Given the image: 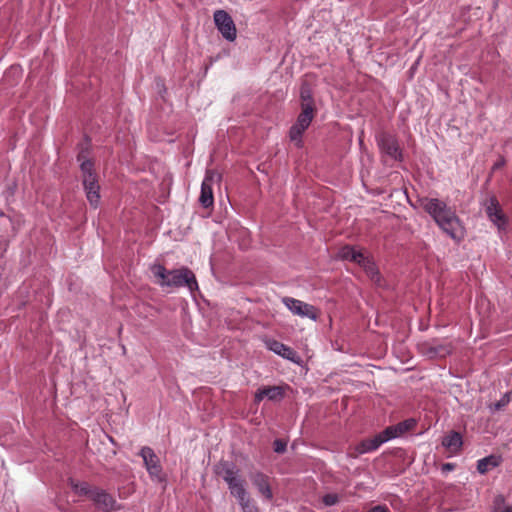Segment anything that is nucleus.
Listing matches in <instances>:
<instances>
[{
    "label": "nucleus",
    "mask_w": 512,
    "mask_h": 512,
    "mask_svg": "<svg viewBox=\"0 0 512 512\" xmlns=\"http://www.w3.org/2000/svg\"><path fill=\"white\" fill-rule=\"evenodd\" d=\"M420 206L428 213L439 228L453 239L460 243L465 237V227L456 215L455 210L446 202L438 198L424 197L420 199Z\"/></svg>",
    "instance_id": "1"
},
{
    "label": "nucleus",
    "mask_w": 512,
    "mask_h": 512,
    "mask_svg": "<svg viewBox=\"0 0 512 512\" xmlns=\"http://www.w3.org/2000/svg\"><path fill=\"white\" fill-rule=\"evenodd\" d=\"M155 282L160 286L183 287L186 286L191 293L198 290V283L194 273L187 267L167 270L161 264L151 266Z\"/></svg>",
    "instance_id": "2"
},
{
    "label": "nucleus",
    "mask_w": 512,
    "mask_h": 512,
    "mask_svg": "<svg viewBox=\"0 0 512 512\" xmlns=\"http://www.w3.org/2000/svg\"><path fill=\"white\" fill-rule=\"evenodd\" d=\"M78 161L81 162L80 168L82 172V181L86 197L94 208H97L100 202V186L98 184V177L94 169V163L85 158L84 152L78 154Z\"/></svg>",
    "instance_id": "3"
},
{
    "label": "nucleus",
    "mask_w": 512,
    "mask_h": 512,
    "mask_svg": "<svg viewBox=\"0 0 512 512\" xmlns=\"http://www.w3.org/2000/svg\"><path fill=\"white\" fill-rule=\"evenodd\" d=\"M338 257L342 260H348L357 263L363 268L366 275L376 285H381V275L379 270L369 256L365 255L361 250H357L354 246L346 245L338 251Z\"/></svg>",
    "instance_id": "4"
},
{
    "label": "nucleus",
    "mask_w": 512,
    "mask_h": 512,
    "mask_svg": "<svg viewBox=\"0 0 512 512\" xmlns=\"http://www.w3.org/2000/svg\"><path fill=\"white\" fill-rule=\"evenodd\" d=\"M314 111L315 108H311L308 104H305V107H301V113L298 115L296 123L290 128V139L295 142L298 147L302 146V134L310 126L314 118Z\"/></svg>",
    "instance_id": "5"
},
{
    "label": "nucleus",
    "mask_w": 512,
    "mask_h": 512,
    "mask_svg": "<svg viewBox=\"0 0 512 512\" xmlns=\"http://www.w3.org/2000/svg\"><path fill=\"white\" fill-rule=\"evenodd\" d=\"M419 351L429 358H444L453 350V345L445 339H433L418 345Z\"/></svg>",
    "instance_id": "6"
},
{
    "label": "nucleus",
    "mask_w": 512,
    "mask_h": 512,
    "mask_svg": "<svg viewBox=\"0 0 512 512\" xmlns=\"http://www.w3.org/2000/svg\"><path fill=\"white\" fill-rule=\"evenodd\" d=\"M213 18L221 35L230 42L234 41L237 37V29L232 17L225 10H216Z\"/></svg>",
    "instance_id": "7"
},
{
    "label": "nucleus",
    "mask_w": 512,
    "mask_h": 512,
    "mask_svg": "<svg viewBox=\"0 0 512 512\" xmlns=\"http://www.w3.org/2000/svg\"><path fill=\"white\" fill-rule=\"evenodd\" d=\"M282 302L294 315L307 317L312 320H316L318 318L319 311L313 305L292 297H284Z\"/></svg>",
    "instance_id": "8"
},
{
    "label": "nucleus",
    "mask_w": 512,
    "mask_h": 512,
    "mask_svg": "<svg viewBox=\"0 0 512 512\" xmlns=\"http://www.w3.org/2000/svg\"><path fill=\"white\" fill-rule=\"evenodd\" d=\"M377 143L383 153L394 160H401L402 154L398 141L394 135L387 132H381L377 136Z\"/></svg>",
    "instance_id": "9"
},
{
    "label": "nucleus",
    "mask_w": 512,
    "mask_h": 512,
    "mask_svg": "<svg viewBox=\"0 0 512 512\" xmlns=\"http://www.w3.org/2000/svg\"><path fill=\"white\" fill-rule=\"evenodd\" d=\"M390 430L384 429L379 434H376L375 436L371 438H367L362 440L357 446L356 451L359 454H364L368 452H372L377 450L383 443L391 440L390 439Z\"/></svg>",
    "instance_id": "10"
},
{
    "label": "nucleus",
    "mask_w": 512,
    "mask_h": 512,
    "mask_svg": "<svg viewBox=\"0 0 512 512\" xmlns=\"http://www.w3.org/2000/svg\"><path fill=\"white\" fill-rule=\"evenodd\" d=\"M216 176L214 171L208 170L202 182L199 202L204 208L212 207L214 204L213 184Z\"/></svg>",
    "instance_id": "11"
},
{
    "label": "nucleus",
    "mask_w": 512,
    "mask_h": 512,
    "mask_svg": "<svg viewBox=\"0 0 512 512\" xmlns=\"http://www.w3.org/2000/svg\"><path fill=\"white\" fill-rule=\"evenodd\" d=\"M251 483L258 490L259 494L266 500L273 499V492L270 485V477L260 471L252 472L249 476Z\"/></svg>",
    "instance_id": "12"
},
{
    "label": "nucleus",
    "mask_w": 512,
    "mask_h": 512,
    "mask_svg": "<svg viewBox=\"0 0 512 512\" xmlns=\"http://www.w3.org/2000/svg\"><path fill=\"white\" fill-rule=\"evenodd\" d=\"M486 214L498 228H502L507 223V218L503 213L499 201L495 196L490 197L486 202Z\"/></svg>",
    "instance_id": "13"
},
{
    "label": "nucleus",
    "mask_w": 512,
    "mask_h": 512,
    "mask_svg": "<svg viewBox=\"0 0 512 512\" xmlns=\"http://www.w3.org/2000/svg\"><path fill=\"white\" fill-rule=\"evenodd\" d=\"M140 455L143 458L144 464L150 476L159 479L162 468L158 456L150 447H143L140 451Z\"/></svg>",
    "instance_id": "14"
},
{
    "label": "nucleus",
    "mask_w": 512,
    "mask_h": 512,
    "mask_svg": "<svg viewBox=\"0 0 512 512\" xmlns=\"http://www.w3.org/2000/svg\"><path fill=\"white\" fill-rule=\"evenodd\" d=\"M267 346H268L269 350L273 351L277 355H280L283 358L288 359L294 363H298L300 360L299 355L297 354V352L294 349L283 344L280 341L270 340L267 342Z\"/></svg>",
    "instance_id": "15"
},
{
    "label": "nucleus",
    "mask_w": 512,
    "mask_h": 512,
    "mask_svg": "<svg viewBox=\"0 0 512 512\" xmlns=\"http://www.w3.org/2000/svg\"><path fill=\"white\" fill-rule=\"evenodd\" d=\"M91 500L104 512L115 509V499L103 490L97 489L94 494H91Z\"/></svg>",
    "instance_id": "16"
},
{
    "label": "nucleus",
    "mask_w": 512,
    "mask_h": 512,
    "mask_svg": "<svg viewBox=\"0 0 512 512\" xmlns=\"http://www.w3.org/2000/svg\"><path fill=\"white\" fill-rule=\"evenodd\" d=\"M284 396V391L281 386H263L259 388L255 394V402H261L264 397L269 400L281 399Z\"/></svg>",
    "instance_id": "17"
},
{
    "label": "nucleus",
    "mask_w": 512,
    "mask_h": 512,
    "mask_svg": "<svg viewBox=\"0 0 512 512\" xmlns=\"http://www.w3.org/2000/svg\"><path fill=\"white\" fill-rule=\"evenodd\" d=\"M463 441L460 433L450 432L442 440V445L452 453H458L461 450Z\"/></svg>",
    "instance_id": "18"
},
{
    "label": "nucleus",
    "mask_w": 512,
    "mask_h": 512,
    "mask_svg": "<svg viewBox=\"0 0 512 512\" xmlns=\"http://www.w3.org/2000/svg\"><path fill=\"white\" fill-rule=\"evenodd\" d=\"M216 473L227 483L239 473V470L229 462H221L216 467Z\"/></svg>",
    "instance_id": "19"
},
{
    "label": "nucleus",
    "mask_w": 512,
    "mask_h": 512,
    "mask_svg": "<svg viewBox=\"0 0 512 512\" xmlns=\"http://www.w3.org/2000/svg\"><path fill=\"white\" fill-rule=\"evenodd\" d=\"M414 425H415V421L413 419H410V420L400 422L397 425L389 426L385 429L391 431V433L389 435H390V439H393V438L399 437L402 434H404L405 432L409 431L410 429H412L414 427Z\"/></svg>",
    "instance_id": "20"
},
{
    "label": "nucleus",
    "mask_w": 512,
    "mask_h": 512,
    "mask_svg": "<svg viewBox=\"0 0 512 512\" xmlns=\"http://www.w3.org/2000/svg\"><path fill=\"white\" fill-rule=\"evenodd\" d=\"M301 107L308 104L311 108H315L314 100L312 97V89L307 82H303L300 89Z\"/></svg>",
    "instance_id": "21"
},
{
    "label": "nucleus",
    "mask_w": 512,
    "mask_h": 512,
    "mask_svg": "<svg viewBox=\"0 0 512 512\" xmlns=\"http://www.w3.org/2000/svg\"><path fill=\"white\" fill-rule=\"evenodd\" d=\"M71 486L77 494L85 495L90 499L91 494H94L97 490V488L90 487V485L86 482L75 483L73 480H71Z\"/></svg>",
    "instance_id": "22"
},
{
    "label": "nucleus",
    "mask_w": 512,
    "mask_h": 512,
    "mask_svg": "<svg viewBox=\"0 0 512 512\" xmlns=\"http://www.w3.org/2000/svg\"><path fill=\"white\" fill-rule=\"evenodd\" d=\"M246 483H239L238 485H236L235 487H231L230 490V493L232 496H234L237 501H243L244 499L248 498L250 495L249 493L247 492L246 490V487H245Z\"/></svg>",
    "instance_id": "23"
},
{
    "label": "nucleus",
    "mask_w": 512,
    "mask_h": 512,
    "mask_svg": "<svg viewBox=\"0 0 512 512\" xmlns=\"http://www.w3.org/2000/svg\"><path fill=\"white\" fill-rule=\"evenodd\" d=\"M497 465V462L495 461L494 457H485L483 459H480L477 463V470L481 474H485L490 467H494Z\"/></svg>",
    "instance_id": "24"
},
{
    "label": "nucleus",
    "mask_w": 512,
    "mask_h": 512,
    "mask_svg": "<svg viewBox=\"0 0 512 512\" xmlns=\"http://www.w3.org/2000/svg\"><path fill=\"white\" fill-rule=\"evenodd\" d=\"M238 503L243 512H258V507L250 496L243 501H239Z\"/></svg>",
    "instance_id": "25"
},
{
    "label": "nucleus",
    "mask_w": 512,
    "mask_h": 512,
    "mask_svg": "<svg viewBox=\"0 0 512 512\" xmlns=\"http://www.w3.org/2000/svg\"><path fill=\"white\" fill-rule=\"evenodd\" d=\"M340 498L336 493H328L322 497V502L325 506H333L339 502Z\"/></svg>",
    "instance_id": "26"
},
{
    "label": "nucleus",
    "mask_w": 512,
    "mask_h": 512,
    "mask_svg": "<svg viewBox=\"0 0 512 512\" xmlns=\"http://www.w3.org/2000/svg\"><path fill=\"white\" fill-rule=\"evenodd\" d=\"M287 442L282 439H276L273 443V449L276 453H284L286 451Z\"/></svg>",
    "instance_id": "27"
},
{
    "label": "nucleus",
    "mask_w": 512,
    "mask_h": 512,
    "mask_svg": "<svg viewBox=\"0 0 512 512\" xmlns=\"http://www.w3.org/2000/svg\"><path fill=\"white\" fill-rule=\"evenodd\" d=\"M245 480L241 477V475L238 473L236 476L232 477L230 481L227 482L228 488L231 489V487H235L239 483H244Z\"/></svg>",
    "instance_id": "28"
},
{
    "label": "nucleus",
    "mask_w": 512,
    "mask_h": 512,
    "mask_svg": "<svg viewBox=\"0 0 512 512\" xmlns=\"http://www.w3.org/2000/svg\"><path fill=\"white\" fill-rule=\"evenodd\" d=\"M367 512H390L386 505H376L369 509Z\"/></svg>",
    "instance_id": "29"
},
{
    "label": "nucleus",
    "mask_w": 512,
    "mask_h": 512,
    "mask_svg": "<svg viewBox=\"0 0 512 512\" xmlns=\"http://www.w3.org/2000/svg\"><path fill=\"white\" fill-rule=\"evenodd\" d=\"M454 468H455V465L452 463H445L442 465L443 472L452 471V470H454Z\"/></svg>",
    "instance_id": "30"
},
{
    "label": "nucleus",
    "mask_w": 512,
    "mask_h": 512,
    "mask_svg": "<svg viewBox=\"0 0 512 512\" xmlns=\"http://www.w3.org/2000/svg\"><path fill=\"white\" fill-rule=\"evenodd\" d=\"M495 512H512V505L504 506L503 508H499Z\"/></svg>",
    "instance_id": "31"
}]
</instances>
